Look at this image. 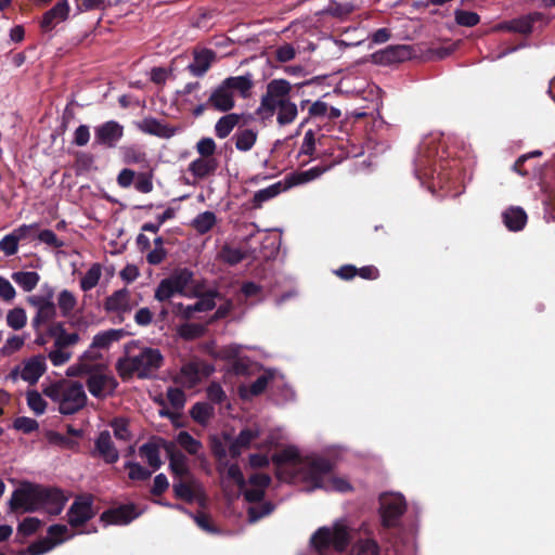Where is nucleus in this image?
Listing matches in <instances>:
<instances>
[{
    "label": "nucleus",
    "instance_id": "1",
    "mask_svg": "<svg viewBox=\"0 0 555 555\" xmlns=\"http://www.w3.org/2000/svg\"><path fill=\"white\" fill-rule=\"evenodd\" d=\"M66 502L67 498L61 489L24 480L12 492L8 506L10 513H35L44 509L48 514L57 516Z\"/></svg>",
    "mask_w": 555,
    "mask_h": 555
},
{
    "label": "nucleus",
    "instance_id": "2",
    "mask_svg": "<svg viewBox=\"0 0 555 555\" xmlns=\"http://www.w3.org/2000/svg\"><path fill=\"white\" fill-rule=\"evenodd\" d=\"M254 86L249 74L244 76H230L211 89L208 105L212 111L228 113L235 107V93L247 98Z\"/></svg>",
    "mask_w": 555,
    "mask_h": 555
},
{
    "label": "nucleus",
    "instance_id": "3",
    "mask_svg": "<svg viewBox=\"0 0 555 555\" xmlns=\"http://www.w3.org/2000/svg\"><path fill=\"white\" fill-rule=\"evenodd\" d=\"M334 467V462L326 457H308L304 468L305 478L311 482L312 489L350 491L351 486L346 479L332 475Z\"/></svg>",
    "mask_w": 555,
    "mask_h": 555
},
{
    "label": "nucleus",
    "instance_id": "4",
    "mask_svg": "<svg viewBox=\"0 0 555 555\" xmlns=\"http://www.w3.org/2000/svg\"><path fill=\"white\" fill-rule=\"evenodd\" d=\"M349 543V530L341 524H335L333 529L321 527L310 539V544L318 555H330L332 548L337 553H343L347 550Z\"/></svg>",
    "mask_w": 555,
    "mask_h": 555
},
{
    "label": "nucleus",
    "instance_id": "5",
    "mask_svg": "<svg viewBox=\"0 0 555 555\" xmlns=\"http://www.w3.org/2000/svg\"><path fill=\"white\" fill-rule=\"evenodd\" d=\"M47 334L54 338V349L48 354L52 364L61 366L68 362L72 352L66 351V348L75 346L80 340L79 334L76 332L67 333L63 322H52L47 328Z\"/></svg>",
    "mask_w": 555,
    "mask_h": 555
},
{
    "label": "nucleus",
    "instance_id": "6",
    "mask_svg": "<svg viewBox=\"0 0 555 555\" xmlns=\"http://www.w3.org/2000/svg\"><path fill=\"white\" fill-rule=\"evenodd\" d=\"M87 400L83 386L79 382H72L65 388L59 412L63 415H73L85 408Z\"/></svg>",
    "mask_w": 555,
    "mask_h": 555
},
{
    "label": "nucleus",
    "instance_id": "7",
    "mask_svg": "<svg viewBox=\"0 0 555 555\" xmlns=\"http://www.w3.org/2000/svg\"><path fill=\"white\" fill-rule=\"evenodd\" d=\"M95 515L92 495H78L67 511V521L70 527L78 528L87 524Z\"/></svg>",
    "mask_w": 555,
    "mask_h": 555
},
{
    "label": "nucleus",
    "instance_id": "8",
    "mask_svg": "<svg viewBox=\"0 0 555 555\" xmlns=\"http://www.w3.org/2000/svg\"><path fill=\"white\" fill-rule=\"evenodd\" d=\"M132 357L138 366V377L142 379L152 377L164 363L163 354L154 348H144L139 354Z\"/></svg>",
    "mask_w": 555,
    "mask_h": 555
},
{
    "label": "nucleus",
    "instance_id": "9",
    "mask_svg": "<svg viewBox=\"0 0 555 555\" xmlns=\"http://www.w3.org/2000/svg\"><path fill=\"white\" fill-rule=\"evenodd\" d=\"M86 386L89 392L96 399H105L114 395L118 382L113 375L98 372V369L88 375Z\"/></svg>",
    "mask_w": 555,
    "mask_h": 555
},
{
    "label": "nucleus",
    "instance_id": "10",
    "mask_svg": "<svg viewBox=\"0 0 555 555\" xmlns=\"http://www.w3.org/2000/svg\"><path fill=\"white\" fill-rule=\"evenodd\" d=\"M122 137L124 127L116 120H108L94 128L93 144L114 149Z\"/></svg>",
    "mask_w": 555,
    "mask_h": 555
},
{
    "label": "nucleus",
    "instance_id": "11",
    "mask_svg": "<svg viewBox=\"0 0 555 555\" xmlns=\"http://www.w3.org/2000/svg\"><path fill=\"white\" fill-rule=\"evenodd\" d=\"M411 56L412 49L405 44L388 46L386 49L377 51L372 55L373 61L380 65L401 63L411 59Z\"/></svg>",
    "mask_w": 555,
    "mask_h": 555
},
{
    "label": "nucleus",
    "instance_id": "12",
    "mask_svg": "<svg viewBox=\"0 0 555 555\" xmlns=\"http://www.w3.org/2000/svg\"><path fill=\"white\" fill-rule=\"evenodd\" d=\"M135 509L134 504H125L116 508H109L101 514L100 520L105 525H127L140 515Z\"/></svg>",
    "mask_w": 555,
    "mask_h": 555
},
{
    "label": "nucleus",
    "instance_id": "13",
    "mask_svg": "<svg viewBox=\"0 0 555 555\" xmlns=\"http://www.w3.org/2000/svg\"><path fill=\"white\" fill-rule=\"evenodd\" d=\"M260 431L257 428H243L235 439H231L229 434H223V439L230 441L229 454L232 459H237L242 451L248 449L254 440L259 438Z\"/></svg>",
    "mask_w": 555,
    "mask_h": 555
},
{
    "label": "nucleus",
    "instance_id": "14",
    "mask_svg": "<svg viewBox=\"0 0 555 555\" xmlns=\"http://www.w3.org/2000/svg\"><path fill=\"white\" fill-rule=\"evenodd\" d=\"M100 456L106 464H115L119 460V452L115 447L108 430L99 434L94 441L92 456Z\"/></svg>",
    "mask_w": 555,
    "mask_h": 555
},
{
    "label": "nucleus",
    "instance_id": "15",
    "mask_svg": "<svg viewBox=\"0 0 555 555\" xmlns=\"http://www.w3.org/2000/svg\"><path fill=\"white\" fill-rule=\"evenodd\" d=\"M217 54L211 49L195 50L193 61L188 65L186 69L194 77H203L216 61Z\"/></svg>",
    "mask_w": 555,
    "mask_h": 555
},
{
    "label": "nucleus",
    "instance_id": "16",
    "mask_svg": "<svg viewBox=\"0 0 555 555\" xmlns=\"http://www.w3.org/2000/svg\"><path fill=\"white\" fill-rule=\"evenodd\" d=\"M405 509L406 505L401 499H392L389 502L383 504L380 508L383 527L387 529L397 527Z\"/></svg>",
    "mask_w": 555,
    "mask_h": 555
},
{
    "label": "nucleus",
    "instance_id": "17",
    "mask_svg": "<svg viewBox=\"0 0 555 555\" xmlns=\"http://www.w3.org/2000/svg\"><path fill=\"white\" fill-rule=\"evenodd\" d=\"M69 14V3L67 0H60L54 7L48 10L40 23L44 31L52 30L60 22L65 21Z\"/></svg>",
    "mask_w": 555,
    "mask_h": 555
},
{
    "label": "nucleus",
    "instance_id": "18",
    "mask_svg": "<svg viewBox=\"0 0 555 555\" xmlns=\"http://www.w3.org/2000/svg\"><path fill=\"white\" fill-rule=\"evenodd\" d=\"M139 129L144 133L155 135L162 139H170L177 133V129L167 124H163L154 117L144 118L139 125Z\"/></svg>",
    "mask_w": 555,
    "mask_h": 555
},
{
    "label": "nucleus",
    "instance_id": "19",
    "mask_svg": "<svg viewBox=\"0 0 555 555\" xmlns=\"http://www.w3.org/2000/svg\"><path fill=\"white\" fill-rule=\"evenodd\" d=\"M104 309L107 312L131 311L129 289L124 287L121 289L115 291L112 295L106 297L104 301Z\"/></svg>",
    "mask_w": 555,
    "mask_h": 555
},
{
    "label": "nucleus",
    "instance_id": "20",
    "mask_svg": "<svg viewBox=\"0 0 555 555\" xmlns=\"http://www.w3.org/2000/svg\"><path fill=\"white\" fill-rule=\"evenodd\" d=\"M201 382L199 363L188 362L183 364L180 372L175 377V383L182 385L185 388H194Z\"/></svg>",
    "mask_w": 555,
    "mask_h": 555
},
{
    "label": "nucleus",
    "instance_id": "21",
    "mask_svg": "<svg viewBox=\"0 0 555 555\" xmlns=\"http://www.w3.org/2000/svg\"><path fill=\"white\" fill-rule=\"evenodd\" d=\"M218 160L216 158L198 157L189 164V172L196 179H205L216 172Z\"/></svg>",
    "mask_w": 555,
    "mask_h": 555
},
{
    "label": "nucleus",
    "instance_id": "22",
    "mask_svg": "<svg viewBox=\"0 0 555 555\" xmlns=\"http://www.w3.org/2000/svg\"><path fill=\"white\" fill-rule=\"evenodd\" d=\"M46 369L47 366L44 359L40 357H34L25 363L21 373V377L25 382H28L30 385H34L44 374Z\"/></svg>",
    "mask_w": 555,
    "mask_h": 555
},
{
    "label": "nucleus",
    "instance_id": "23",
    "mask_svg": "<svg viewBox=\"0 0 555 555\" xmlns=\"http://www.w3.org/2000/svg\"><path fill=\"white\" fill-rule=\"evenodd\" d=\"M503 222L509 231H520L527 223V214L520 207H509L503 215Z\"/></svg>",
    "mask_w": 555,
    "mask_h": 555
},
{
    "label": "nucleus",
    "instance_id": "24",
    "mask_svg": "<svg viewBox=\"0 0 555 555\" xmlns=\"http://www.w3.org/2000/svg\"><path fill=\"white\" fill-rule=\"evenodd\" d=\"M542 17L541 13H533L526 16H521L519 18L512 20L506 24V29L522 34V35H529L532 33L533 24L537 21H540Z\"/></svg>",
    "mask_w": 555,
    "mask_h": 555
},
{
    "label": "nucleus",
    "instance_id": "25",
    "mask_svg": "<svg viewBox=\"0 0 555 555\" xmlns=\"http://www.w3.org/2000/svg\"><path fill=\"white\" fill-rule=\"evenodd\" d=\"M272 374H262L257 377L255 382H253L249 387H240V396L243 400H248L253 397H257L261 395L268 387L269 383L272 380Z\"/></svg>",
    "mask_w": 555,
    "mask_h": 555
},
{
    "label": "nucleus",
    "instance_id": "26",
    "mask_svg": "<svg viewBox=\"0 0 555 555\" xmlns=\"http://www.w3.org/2000/svg\"><path fill=\"white\" fill-rule=\"evenodd\" d=\"M241 117V115L235 113H229L220 117L215 125L216 137L225 139L238 125Z\"/></svg>",
    "mask_w": 555,
    "mask_h": 555
},
{
    "label": "nucleus",
    "instance_id": "27",
    "mask_svg": "<svg viewBox=\"0 0 555 555\" xmlns=\"http://www.w3.org/2000/svg\"><path fill=\"white\" fill-rule=\"evenodd\" d=\"M257 137V131L246 128L238 129L232 137V140L234 141L236 150L241 152H248L254 147Z\"/></svg>",
    "mask_w": 555,
    "mask_h": 555
},
{
    "label": "nucleus",
    "instance_id": "28",
    "mask_svg": "<svg viewBox=\"0 0 555 555\" xmlns=\"http://www.w3.org/2000/svg\"><path fill=\"white\" fill-rule=\"evenodd\" d=\"M124 335L125 331L121 328L100 332L93 337L91 348L107 349L112 343L120 340Z\"/></svg>",
    "mask_w": 555,
    "mask_h": 555
},
{
    "label": "nucleus",
    "instance_id": "29",
    "mask_svg": "<svg viewBox=\"0 0 555 555\" xmlns=\"http://www.w3.org/2000/svg\"><path fill=\"white\" fill-rule=\"evenodd\" d=\"M56 314H57V311H56L55 304L53 301L50 304H47L46 306H43V308L39 309L36 312V315L33 318V320H31L33 328L36 332H39V328H41V326L43 324H47L49 322L52 323V321L56 318Z\"/></svg>",
    "mask_w": 555,
    "mask_h": 555
},
{
    "label": "nucleus",
    "instance_id": "30",
    "mask_svg": "<svg viewBox=\"0 0 555 555\" xmlns=\"http://www.w3.org/2000/svg\"><path fill=\"white\" fill-rule=\"evenodd\" d=\"M12 280L24 292H31L38 285L40 275L36 271H17L12 274Z\"/></svg>",
    "mask_w": 555,
    "mask_h": 555
},
{
    "label": "nucleus",
    "instance_id": "31",
    "mask_svg": "<svg viewBox=\"0 0 555 555\" xmlns=\"http://www.w3.org/2000/svg\"><path fill=\"white\" fill-rule=\"evenodd\" d=\"M215 415V409L207 402H196L190 410V416L199 425H206Z\"/></svg>",
    "mask_w": 555,
    "mask_h": 555
},
{
    "label": "nucleus",
    "instance_id": "32",
    "mask_svg": "<svg viewBox=\"0 0 555 555\" xmlns=\"http://www.w3.org/2000/svg\"><path fill=\"white\" fill-rule=\"evenodd\" d=\"M62 543V539L57 541H52L49 538H42L35 542H33L27 548L21 550L17 554L18 555H42L44 553H48L53 547Z\"/></svg>",
    "mask_w": 555,
    "mask_h": 555
},
{
    "label": "nucleus",
    "instance_id": "33",
    "mask_svg": "<svg viewBox=\"0 0 555 555\" xmlns=\"http://www.w3.org/2000/svg\"><path fill=\"white\" fill-rule=\"evenodd\" d=\"M173 494L177 499L193 503L196 499L195 482H186L183 480L175 481L172 486Z\"/></svg>",
    "mask_w": 555,
    "mask_h": 555
},
{
    "label": "nucleus",
    "instance_id": "34",
    "mask_svg": "<svg viewBox=\"0 0 555 555\" xmlns=\"http://www.w3.org/2000/svg\"><path fill=\"white\" fill-rule=\"evenodd\" d=\"M282 190H284V182L279 181L268 188L257 191L253 197L254 208H260L262 203L275 197Z\"/></svg>",
    "mask_w": 555,
    "mask_h": 555
},
{
    "label": "nucleus",
    "instance_id": "35",
    "mask_svg": "<svg viewBox=\"0 0 555 555\" xmlns=\"http://www.w3.org/2000/svg\"><path fill=\"white\" fill-rule=\"evenodd\" d=\"M217 217L212 211H204L198 214L192 221L193 229L199 234H206L216 224Z\"/></svg>",
    "mask_w": 555,
    "mask_h": 555
},
{
    "label": "nucleus",
    "instance_id": "36",
    "mask_svg": "<svg viewBox=\"0 0 555 555\" xmlns=\"http://www.w3.org/2000/svg\"><path fill=\"white\" fill-rule=\"evenodd\" d=\"M139 453L146 459L153 469L156 470L162 466L163 462L159 455V448L156 443L149 441L142 444L139 449Z\"/></svg>",
    "mask_w": 555,
    "mask_h": 555
},
{
    "label": "nucleus",
    "instance_id": "37",
    "mask_svg": "<svg viewBox=\"0 0 555 555\" xmlns=\"http://www.w3.org/2000/svg\"><path fill=\"white\" fill-rule=\"evenodd\" d=\"M167 279L181 294H183L185 287L193 280V272L188 268L178 269L173 271Z\"/></svg>",
    "mask_w": 555,
    "mask_h": 555
},
{
    "label": "nucleus",
    "instance_id": "38",
    "mask_svg": "<svg viewBox=\"0 0 555 555\" xmlns=\"http://www.w3.org/2000/svg\"><path fill=\"white\" fill-rule=\"evenodd\" d=\"M77 306V299L75 295L68 291L63 289L57 296V307L61 311L62 317L67 318L72 314L73 310Z\"/></svg>",
    "mask_w": 555,
    "mask_h": 555
},
{
    "label": "nucleus",
    "instance_id": "39",
    "mask_svg": "<svg viewBox=\"0 0 555 555\" xmlns=\"http://www.w3.org/2000/svg\"><path fill=\"white\" fill-rule=\"evenodd\" d=\"M102 274V268L100 263H93L89 270L86 272V274L80 280V288L83 292H88L92 288H94Z\"/></svg>",
    "mask_w": 555,
    "mask_h": 555
},
{
    "label": "nucleus",
    "instance_id": "40",
    "mask_svg": "<svg viewBox=\"0 0 555 555\" xmlns=\"http://www.w3.org/2000/svg\"><path fill=\"white\" fill-rule=\"evenodd\" d=\"M297 114L298 111L296 104L291 102L288 99H285L279 107L276 120L281 126H285L292 124L297 117Z\"/></svg>",
    "mask_w": 555,
    "mask_h": 555
},
{
    "label": "nucleus",
    "instance_id": "41",
    "mask_svg": "<svg viewBox=\"0 0 555 555\" xmlns=\"http://www.w3.org/2000/svg\"><path fill=\"white\" fill-rule=\"evenodd\" d=\"M169 453V467L176 477H183L189 474V468L185 464V456L182 453H173L170 448H167Z\"/></svg>",
    "mask_w": 555,
    "mask_h": 555
},
{
    "label": "nucleus",
    "instance_id": "42",
    "mask_svg": "<svg viewBox=\"0 0 555 555\" xmlns=\"http://www.w3.org/2000/svg\"><path fill=\"white\" fill-rule=\"evenodd\" d=\"M219 297V293L214 289H209L198 296L197 301L193 305V308L197 312H207L216 307L215 299Z\"/></svg>",
    "mask_w": 555,
    "mask_h": 555
},
{
    "label": "nucleus",
    "instance_id": "43",
    "mask_svg": "<svg viewBox=\"0 0 555 555\" xmlns=\"http://www.w3.org/2000/svg\"><path fill=\"white\" fill-rule=\"evenodd\" d=\"M272 462L278 466L285 464H297L300 462V455L295 448L289 447L278 453H274L272 455Z\"/></svg>",
    "mask_w": 555,
    "mask_h": 555
},
{
    "label": "nucleus",
    "instance_id": "44",
    "mask_svg": "<svg viewBox=\"0 0 555 555\" xmlns=\"http://www.w3.org/2000/svg\"><path fill=\"white\" fill-rule=\"evenodd\" d=\"M176 294H181V293L166 278V279H163L159 282V284L157 285L155 293H154V298L157 301L164 302V301L169 300Z\"/></svg>",
    "mask_w": 555,
    "mask_h": 555
},
{
    "label": "nucleus",
    "instance_id": "45",
    "mask_svg": "<svg viewBox=\"0 0 555 555\" xmlns=\"http://www.w3.org/2000/svg\"><path fill=\"white\" fill-rule=\"evenodd\" d=\"M177 442L191 455L197 454L202 448L201 441L196 440L190 433L184 430L178 434Z\"/></svg>",
    "mask_w": 555,
    "mask_h": 555
},
{
    "label": "nucleus",
    "instance_id": "46",
    "mask_svg": "<svg viewBox=\"0 0 555 555\" xmlns=\"http://www.w3.org/2000/svg\"><path fill=\"white\" fill-rule=\"evenodd\" d=\"M267 91L274 98L287 99L286 96L292 92V86L285 79H273L268 83Z\"/></svg>",
    "mask_w": 555,
    "mask_h": 555
},
{
    "label": "nucleus",
    "instance_id": "47",
    "mask_svg": "<svg viewBox=\"0 0 555 555\" xmlns=\"http://www.w3.org/2000/svg\"><path fill=\"white\" fill-rule=\"evenodd\" d=\"M275 508V505L271 502H262L258 506H250L247 511L248 521L254 524L259 519L270 515Z\"/></svg>",
    "mask_w": 555,
    "mask_h": 555
},
{
    "label": "nucleus",
    "instance_id": "48",
    "mask_svg": "<svg viewBox=\"0 0 555 555\" xmlns=\"http://www.w3.org/2000/svg\"><path fill=\"white\" fill-rule=\"evenodd\" d=\"M285 99L274 98L268 91L262 95L260 106L258 108L259 114H266V116H272L276 108L281 106Z\"/></svg>",
    "mask_w": 555,
    "mask_h": 555
},
{
    "label": "nucleus",
    "instance_id": "49",
    "mask_svg": "<svg viewBox=\"0 0 555 555\" xmlns=\"http://www.w3.org/2000/svg\"><path fill=\"white\" fill-rule=\"evenodd\" d=\"M27 323V315L26 311L23 308H14L10 310L7 314V324L15 330L18 331L23 328Z\"/></svg>",
    "mask_w": 555,
    "mask_h": 555
},
{
    "label": "nucleus",
    "instance_id": "50",
    "mask_svg": "<svg viewBox=\"0 0 555 555\" xmlns=\"http://www.w3.org/2000/svg\"><path fill=\"white\" fill-rule=\"evenodd\" d=\"M116 370L124 380L131 378L134 374L138 376V366L133 362V357L119 359Z\"/></svg>",
    "mask_w": 555,
    "mask_h": 555
},
{
    "label": "nucleus",
    "instance_id": "51",
    "mask_svg": "<svg viewBox=\"0 0 555 555\" xmlns=\"http://www.w3.org/2000/svg\"><path fill=\"white\" fill-rule=\"evenodd\" d=\"M210 451L219 464L218 470L221 472V465H228L227 449L223 442L216 436L210 438Z\"/></svg>",
    "mask_w": 555,
    "mask_h": 555
},
{
    "label": "nucleus",
    "instance_id": "52",
    "mask_svg": "<svg viewBox=\"0 0 555 555\" xmlns=\"http://www.w3.org/2000/svg\"><path fill=\"white\" fill-rule=\"evenodd\" d=\"M42 521L37 517H26L17 526V534L30 537L38 531Z\"/></svg>",
    "mask_w": 555,
    "mask_h": 555
},
{
    "label": "nucleus",
    "instance_id": "53",
    "mask_svg": "<svg viewBox=\"0 0 555 555\" xmlns=\"http://www.w3.org/2000/svg\"><path fill=\"white\" fill-rule=\"evenodd\" d=\"M111 427L114 430V436L122 441L131 439L128 421L124 417H116L111 422Z\"/></svg>",
    "mask_w": 555,
    "mask_h": 555
},
{
    "label": "nucleus",
    "instance_id": "54",
    "mask_svg": "<svg viewBox=\"0 0 555 555\" xmlns=\"http://www.w3.org/2000/svg\"><path fill=\"white\" fill-rule=\"evenodd\" d=\"M125 468L129 469L128 476L131 480L144 481L147 480L152 475V473L147 468H145L144 466L137 462H126Z\"/></svg>",
    "mask_w": 555,
    "mask_h": 555
},
{
    "label": "nucleus",
    "instance_id": "55",
    "mask_svg": "<svg viewBox=\"0 0 555 555\" xmlns=\"http://www.w3.org/2000/svg\"><path fill=\"white\" fill-rule=\"evenodd\" d=\"M122 158L126 164H141L146 162V153L137 146H127L122 150Z\"/></svg>",
    "mask_w": 555,
    "mask_h": 555
},
{
    "label": "nucleus",
    "instance_id": "56",
    "mask_svg": "<svg viewBox=\"0 0 555 555\" xmlns=\"http://www.w3.org/2000/svg\"><path fill=\"white\" fill-rule=\"evenodd\" d=\"M357 555H379L380 548L374 539L359 540L354 545Z\"/></svg>",
    "mask_w": 555,
    "mask_h": 555
},
{
    "label": "nucleus",
    "instance_id": "57",
    "mask_svg": "<svg viewBox=\"0 0 555 555\" xmlns=\"http://www.w3.org/2000/svg\"><path fill=\"white\" fill-rule=\"evenodd\" d=\"M27 404L37 415L44 413L47 409V402L37 390L27 391Z\"/></svg>",
    "mask_w": 555,
    "mask_h": 555
},
{
    "label": "nucleus",
    "instance_id": "58",
    "mask_svg": "<svg viewBox=\"0 0 555 555\" xmlns=\"http://www.w3.org/2000/svg\"><path fill=\"white\" fill-rule=\"evenodd\" d=\"M12 426L15 430L22 431L23 434H31L39 428L38 422L27 416L16 417Z\"/></svg>",
    "mask_w": 555,
    "mask_h": 555
},
{
    "label": "nucleus",
    "instance_id": "59",
    "mask_svg": "<svg viewBox=\"0 0 555 555\" xmlns=\"http://www.w3.org/2000/svg\"><path fill=\"white\" fill-rule=\"evenodd\" d=\"M352 12V7L350 4H341L336 1H331L324 13L337 18H346Z\"/></svg>",
    "mask_w": 555,
    "mask_h": 555
},
{
    "label": "nucleus",
    "instance_id": "60",
    "mask_svg": "<svg viewBox=\"0 0 555 555\" xmlns=\"http://www.w3.org/2000/svg\"><path fill=\"white\" fill-rule=\"evenodd\" d=\"M167 399L175 410H182L186 402L184 391L177 387H169L167 389Z\"/></svg>",
    "mask_w": 555,
    "mask_h": 555
},
{
    "label": "nucleus",
    "instance_id": "61",
    "mask_svg": "<svg viewBox=\"0 0 555 555\" xmlns=\"http://www.w3.org/2000/svg\"><path fill=\"white\" fill-rule=\"evenodd\" d=\"M206 396L207 399L215 404H221L227 400V395L223 388L217 382H211L208 385L206 388Z\"/></svg>",
    "mask_w": 555,
    "mask_h": 555
},
{
    "label": "nucleus",
    "instance_id": "62",
    "mask_svg": "<svg viewBox=\"0 0 555 555\" xmlns=\"http://www.w3.org/2000/svg\"><path fill=\"white\" fill-rule=\"evenodd\" d=\"M246 255L237 248L224 246L221 249V258L230 266H235L245 259Z\"/></svg>",
    "mask_w": 555,
    "mask_h": 555
},
{
    "label": "nucleus",
    "instance_id": "63",
    "mask_svg": "<svg viewBox=\"0 0 555 555\" xmlns=\"http://www.w3.org/2000/svg\"><path fill=\"white\" fill-rule=\"evenodd\" d=\"M134 188L140 193H150L153 191V173L150 172H139L135 176Z\"/></svg>",
    "mask_w": 555,
    "mask_h": 555
},
{
    "label": "nucleus",
    "instance_id": "64",
    "mask_svg": "<svg viewBox=\"0 0 555 555\" xmlns=\"http://www.w3.org/2000/svg\"><path fill=\"white\" fill-rule=\"evenodd\" d=\"M480 21V17L477 13L465 10H456L455 11V22L465 27L476 26Z\"/></svg>",
    "mask_w": 555,
    "mask_h": 555
}]
</instances>
